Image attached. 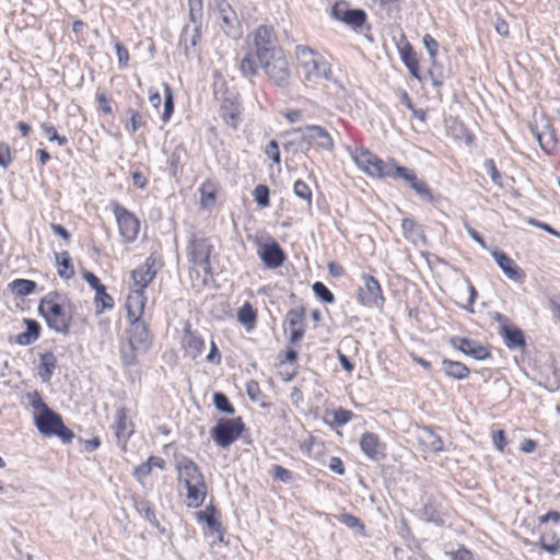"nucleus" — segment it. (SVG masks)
Returning <instances> with one entry per match:
<instances>
[{"instance_id": "0eeeda50", "label": "nucleus", "mask_w": 560, "mask_h": 560, "mask_svg": "<svg viewBox=\"0 0 560 560\" xmlns=\"http://www.w3.org/2000/svg\"><path fill=\"white\" fill-rule=\"evenodd\" d=\"M253 44L254 52L258 61L272 58L277 51L282 50L272 28L266 25H260L256 28Z\"/></svg>"}, {"instance_id": "20e7f679", "label": "nucleus", "mask_w": 560, "mask_h": 560, "mask_svg": "<svg viewBox=\"0 0 560 560\" xmlns=\"http://www.w3.org/2000/svg\"><path fill=\"white\" fill-rule=\"evenodd\" d=\"M351 156L358 167L370 176L389 178L394 176L393 170L396 165L385 163L368 149H355Z\"/></svg>"}, {"instance_id": "3c124183", "label": "nucleus", "mask_w": 560, "mask_h": 560, "mask_svg": "<svg viewBox=\"0 0 560 560\" xmlns=\"http://www.w3.org/2000/svg\"><path fill=\"white\" fill-rule=\"evenodd\" d=\"M339 520L342 524H345L349 528L359 529L361 532L364 529V526L361 523V521L351 514H347V513L341 514Z\"/></svg>"}, {"instance_id": "603ef678", "label": "nucleus", "mask_w": 560, "mask_h": 560, "mask_svg": "<svg viewBox=\"0 0 560 560\" xmlns=\"http://www.w3.org/2000/svg\"><path fill=\"white\" fill-rule=\"evenodd\" d=\"M272 474L276 479L285 483L290 482L293 479L292 472L279 465H275L272 467Z\"/></svg>"}, {"instance_id": "f3484780", "label": "nucleus", "mask_w": 560, "mask_h": 560, "mask_svg": "<svg viewBox=\"0 0 560 560\" xmlns=\"http://www.w3.org/2000/svg\"><path fill=\"white\" fill-rule=\"evenodd\" d=\"M451 345L464 354L476 360H485L490 357L489 350L479 341L472 339L456 336L451 338Z\"/></svg>"}, {"instance_id": "58836bf2", "label": "nucleus", "mask_w": 560, "mask_h": 560, "mask_svg": "<svg viewBox=\"0 0 560 560\" xmlns=\"http://www.w3.org/2000/svg\"><path fill=\"white\" fill-rule=\"evenodd\" d=\"M215 509L213 506L207 508L205 511L197 513L199 521L206 522L208 527L213 532H221V523L214 516Z\"/></svg>"}, {"instance_id": "c85d7f7f", "label": "nucleus", "mask_w": 560, "mask_h": 560, "mask_svg": "<svg viewBox=\"0 0 560 560\" xmlns=\"http://www.w3.org/2000/svg\"><path fill=\"white\" fill-rule=\"evenodd\" d=\"M26 330L16 336V342L22 346H28L35 342L40 335V325L34 319H24Z\"/></svg>"}, {"instance_id": "680f3d73", "label": "nucleus", "mask_w": 560, "mask_h": 560, "mask_svg": "<svg viewBox=\"0 0 560 560\" xmlns=\"http://www.w3.org/2000/svg\"><path fill=\"white\" fill-rule=\"evenodd\" d=\"M492 442L494 446L500 451L503 452L508 442L505 440V434L503 430H498L492 435Z\"/></svg>"}, {"instance_id": "c03bdc74", "label": "nucleus", "mask_w": 560, "mask_h": 560, "mask_svg": "<svg viewBox=\"0 0 560 560\" xmlns=\"http://www.w3.org/2000/svg\"><path fill=\"white\" fill-rule=\"evenodd\" d=\"M213 402L215 408L224 413L233 415L235 412V409L230 402L228 396L223 393H215L213 395Z\"/></svg>"}, {"instance_id": "a878e982", "label": "nucleus", "mask_w": 560, "mask_h": 560, "mask_svg": "<svg viewBox=\"0 0 560 560\" xmlns=\"http://www.w3.org/2000/svg\"><path fill=\"white\" fill-rule=\"evenodd\" d=\"M220 116L228 126H230L233 129H236L241 122L240 105L232 101L224 100L220 108Z\"/></svg>"}, {"instance_id": "ddd939ff", "label": "nucleus", "mask_w": 560, "mask_h": 560, "mask_svg": "<svg viewBox=\"0 0 560 560\" xmlns=\"http://www.w3.org/2000/svg\"><path fill=\"white\" fill-rule=\"evenodd\" d=\"M331 14L353 28L361 27L366 21V13L362 9H350L345 1L337 2L332 7Z\"/></svg>"}, {"instance_id": "c756f323", "label": "nucleus", "mask_w": 560, "mask_h": 560, "mask_svg": "<svg viewBox=\"0 0 560 560\" xmlns=\"http://www.w3.org/2000/svg\"><path fill=\"white\" fill-rule=\"evenodd\" d=\"M57 365V359L52 352H45L39 358L38 375L43 382L50 381Z\"/></svg>"}, {"instance_id": "0e129e2a", "label": "nucleus", "mask_w": 560, "mask_h": 560, "mask_svg": "<svg viewBox=\"0 0 560 560\" xmlns=\"http://www.w3.org/2000/svg\"><path fill=\"white\" fill-rule=\"evenodd\" d=\"M540 545H541V548L547 550L548 552L555 555L557 552H559L560 550V544L558 540H555L553 541V538L551 539V541H546V538L542 537L540 539Z\"/></svg>"}, {"instance_id": "8fccbe9b", "label": "nucleus", "mask_w": 560, "mask_h": 560, "mask_svg": "<svg viewBox=\"0 0 560 560\" xmlns=\"http://www.w3.org/2000/svg\"><path fill=\"white\" fill-rule=\"evenodd\" d=\"M165 102H164V112H163V120L167 121L171 118V115L174 110V102H173V95L171 92V89L168 85L165 86Z\"/></svg>"}, {"instance_id": "c9c22d12", "label": "nucleus", "mask_w": 560, "mask_h": 560, "mask_svg": "<svg viewBox=\"0 0 560 560\" xmlns=\"http://www.w3.org/2000/svg\"><path fill=\"white\" fill-rule=\"evenodd\" d=\"M189 7V21L196 25L197 32L202 27L203 0H187Z\"/></svg>"}, {"instance_id": "ea45409f", "label": "nucleus", "mask_w": 560, "mask_h": 560, "mask_svg": "<svg viewBox=\"0 0 560 560\" xmlns=\"http://www.w3.org/2000/svg\"><path fill=\"white\" fill-rule=\"evenodd\" d=\"M95 304H96V307H98L101 304V308L97 310V313H101L104 310L113 308L114 300L109 294L106 293L105 285L96 288Z\"/></svg>"}, {"instance_id": "f704fd0d", "label": "nucleus", "mask_w": 560, "mask_h": 560, "mask_svg": "<svg viewBox=\"0 0 560 560\" xmlns=\"http://www.w3.org/2000/svg\"><path fill=\"white\" fill-rule=\"evenodd\" d=\"M58 264V275L63 279H70L74 276V269L71 257L68 252H61L56 255Z\"/></svg>"}, {"instance_id": "774afa93", "label": "nucleus", "mask_w": 560, "mask_h": 560, "mask_svg": "<svg viewBox=\"0 0 560 560\" xmlns=\"http://www.w3.org/2000/svg\"><path fill=\"white\" fill-rule=\"evenodd\" d=\"M329 469L338 475L345 474V466L339 457H331L329 462Z\"/></svg>"}, {"instance_id": "e2e57ef3", "label": "nucleus", "mask_w": 560, "mask_h": 560, "mask_svg": "<svg viewBox=\"0 0 560 560\" xmlns=\"http://www.w3.org/2000/svg\"><path fill=\"white\" fill-rule=\"evenodd\" d=\"M464 226H465V230L467 231L468 235L474 240L476 241L481 247L486 248L487 245L485 243V240L482 238V236L474 229L470 226V224L468 223L467 220L464 221Z\"/></svg>"}, {"instance_id": "412c9836", "label": "nucleus", "mask_w": 560, "mask_h": 560, "mask_svg": "<svg viewBox=\"0 0 560 560\" xmlns=\"http://www.w3.org/2000/svg\"><path fill=\"white\" fill-rule=\"evenodd\" d=\"M117 443L125 446L128 439L133 433V424L127 421V412L125 408H119L115 413V422L113 424Z\"/></svg>"}, {"instance_id": "37998d69", "label": "nucleus", "mask_w": 560, "mask_h": 560, "mask_svg": "<svg viewBox=\"0 0 560 560\" xmlns=\"http://www.w3.org/2000/svg\"><path fill=\"white\" fill-rule=\"evenodd\" d=\"M293 192L300 199L306 201L307 208L312 206V190L308 185L303 180H296L293 186Z\"/></svg>"}, {"instance_id": "7ed1b4c3", "label": "nucleus", "mask_w": 560, "mask_h": 560, "mask_svg": "<svg viewBox=\"0 0 560 560\" xmlns=\"http://www.w3.org/2000/svg\"><path fill=\"white\" fill-rule=\"evenodd\" d=\"M294 133L300 135L298 139L284 143V149L289 150L295 147V151H301L304 154L311 150L312 147L331 151L334 149V141L328 131L317 125H308L304 128L294 129Z\"/></svg>"}, {"instance_id": "a211bd4d", "label": "nucleus", "mask_w": 560, "mask_h": 560, "mask_svg": "<svg viewBox=\"0 0 560 560\" xmlns=\"http://www.w3.org/2000/svg\"><path fill=\"white\" fill-rule=\"evenodd\" d=\"M491 255L506 278L515 282H522L524 280V270L504 252L493 250Z\"/></svg>"}, {"instance_id": "bb28decb", "label": "nucleus", "mask_w": 560, "mask_h": 560, "mask_svg": "<svg viewBox=\"0 0 560 560\" xmlns=\"http://www.w3.org/2000/svg\"><path fill=\"white\" fill-rule=\"evenodd\" d=\"M404 236L413 244L424 242L425 236L422 225L417 223L413 219L405 218L401 222Z\"/></svg>"}, {"instance_id": "a18cd8bd", "label": "nucleus", "mask_w": 560, "mask_h": 560, "mask_svg": "<svg viewBox=\"0 0 560 560\" xmlns=\"http://www.w3.org/2000/svg\"><path fill=\"white\" fill-rule=\"evenodd\" d=\"M254 198L258 206L268 207L269 206V188L266 185H258L254 189Z\"/></svg>"}, {"instance_id": "7c9ffc66", "label": "nucleus", "mask_w": 560, "mask_h": 560, "mask_svg": "<svg viewBox=\"0 0 560 560\" xmlns=\"http://www.w3.org/2000/svg\"><path fill=\"white\" fill-rule=\"evenodd\" d=\"M502 336L509 348H520L525 345L524 335L522 330L516 327L504 325L502 327Z\"/></svg>"}, {"instance_id": "473e14b6", "label": "nucleus", "mask_w": 560, "mask_h": 560, "mask_svg": "<svg viewBox=\"0 0 560 560\" xmlns=\"http://www.w3.org/2000/svg\"><path fill=\"white\" fill-rule=\"evenodd\" d=\"M400 56L410 74L416 79H420L419 62L412 47L410 45L404 47L400 50Z\"/></svg>"}, {"instance_id": "9d476101", "label": "nucleus", "mask_w": 560, "mask_h": 560, "mask_svg": "<svg viewBox=\"0 0 560 560\" xmlns=\"http://www.w3.org/2000/svg\"><path fill=\"white\" fill-rule=\"evenodd\" d=\"M363 285L359 288L358 299L360 303L366 307L382 308L384 305V296L380 282L371 275H362Z\"/></svg>"}, {"instance_id": "e433bc0d", "label": "nucleus", "mask_w": 560, "mask_h": 560, "mask_svg": "<svg viewBox=\"0 0 560 560\" xmlns=\"http://www.w3.org/2000/svg\"><path fill=\"white\" fill-rule=\"evenodd\" d=\"M421 442L431 452H441L443 450V441L432 430L424 429L420 436Z\"/></svg>"}, {"instance_id": "2eb2a0df", "label": "nucleus", "mask_w": 560, "mask_h": 560, "mask_svg": "<svg viewBox=\"0 0 560 560\" xmlns=\"http://www.w3.org/2000/svg\"><path fill=\"white\" fill-rule=\"evenodd\" d=\"M211 245L206 238H192L189 242V259L195 266L202 267L207 272L210 271Z\"/></svg>"}, {"instance_id": "79ce46f5", "label": "nucleus", "mask_w": 560, "mask_h": 560, "mask_svg": "<svg viewBox=\"0 0 560 560\" xmlns=\"http://www.w3.org/2000/svg\"><path fill=\"white\" fill-rule=\"evenodd\" d=\"M312 289L317 299L323 303L332 304L335 302V295L323 282H314Z\"/></svg>"}, {"instance_id": "2f4dec72", "label": "nucleus", "mask_w": 560, "mask_h": 560, "mask_svg": "<svg viewBox=\"0 0 560 560\" xmlns=\"http://www.w3.org/2000/svg\"><path fill=\"white\" fill-rule=\"evenodd\" d=\"M237 320L249 331L255 327L257 313L249 302H245L237 312Z\"/></svg>"}, {"instance_id": "a19ab883", "label": "nucleus", "mask_w": 560, "mask_h": 560, "mask_svg": "<svg viewBox=\"0 0 560 560\" xmlns=\"http://www.w3.org/2000/svg\"><path fill=\"white\" fill-rule=\"evenodd\" d=\"M305 316V308L303 306L291 308L288 311L285 316V323L290 328L304 327L303 320Z\"/></svg>"}, {"instance_id": "f03ea898", "label": "nucleus", "mask_w": 560, "mask_h": 560, "mask_svg": "<svg viewBox=\"0 0 560 560\" xmlns=\"http://www.w3.org/2000/svg\"><path fill=\"white\" fill-rule=\"evenodd\" d=\"M298 67L304 82L318 83L331 78L330 65L317 51L308 46L299 45L295 48Z\"/></svg>"}, {"instance_id": "9b49d317", "label": "nucleus", "mask_w": 560, "mask_h": 560, "mask_svg": "<svg viewBox=\"0 0 560 560\" xmlns=\"http://www.w3.org/2000/svg\"><path fill=\"white\" fill-rule=\"evenodd\" d=\"M158 260L153 255L147 257L144 262L131 271L133 290L144 291L158 273Z\"/></svg>"}, {"instance_id": "39448f33", "label": "nucleus", "mask_w": 560, "mask_h": 560, "mask_svg": "<svg viewBox=\"0 0 560 560\" xmlns=\"http://www.w3.org/2000/svg\"><path fill=\"white\" fill-rule=\"evenodd\" d=\"M35 424L42 434L57 435L65 443H70L74 436L73 432L65 425L61 417L49 407H45V411H40L35 417Z\"/></svg>"}, {"instance_id": "393cba45", "label": "nucleus", "mask_w": 560, "mask_h": 560, "mask_svg": "<svg viewBox=\"0 0 560 560\" xmlns=\"http://www.w3.org/2000/svg\"><path fill=\"white\" fill-rule=\"evenodd\" d=\"M182 346L185 355L191 360H195L202 353L205 349V341L198 334L191 331L189 328H186L184 331Z\"/></svg>"}, {"instance_id": "09e8293b", "label": "nucleus", "mask_w": 560, "mask_h": 560, "mask_svg": "<svg viewBox=\"0 0 560 560\" xmlns=\"http://www.w3.org/2000/svg\"><path fill=\"white\" fill-rule=\"evenodd\" d=\"M265 154L271 159L276 164H280L281 158H280V150L279 144L276 140H270L268 144L265 148Z\"/></svg>"}, {"instance_id": "f8f14e48", "label": "nucleus", "mask_w": 560, "mask_h": 560, "mask_svg": "<svg viewBox=\"0 0 560 560\" xmlns=\"http://www.w3.org/2000/svg\"><path fill=\"white\" fill-rule=\"evenodd\" d=\"M129 345L132 350L147 351L152 345V335L142 319L129 320Z\"/></svg>"}, {"instance_id": "1a4fd4ad", "label": "nucleus", "mask_w": 560, "mask_h": 560, "mask_svg": "<svg viewBox=\"0 0 560 560\" xmlns=\"http://www.w3.org/2000/svg\"><path fill=\"white\" fill-rule=\"evenodd\" d=\"M113 212L118 224L119 234L124 241L126 243L136 241L140 230L139 219L118 203L113 205Z\"/></svg>"}, {"instance_id": "338daca9", "label": "nucleus", "mask_w": 560, "mask_h": 560, "mask_svg": "<svg viewBox=\"0 0 560 560\" xmlns=\"http://www.w3.org/2000/svg\"><path fill=\"white\" fill-rule=\"evenodd\" d=\"M96 101L104 113H106V114L113 113L109 100L107 98V96L104 93H97Z\"/></svg>"}, {"instance_id": "69168bd1", "label": "nucleus", "mask_w": 560, "mask_h": 560, "mask_svg": "<svg viewBox=\"0 0 560 560\" xmlns=\"http://www.w3.org/2000/svg\"><path fill=\"white\" fill-rule=\"evenodd\" d=\"M209 363L219 364L221 362V354L214 341H211L210 352L207 355Z\"/></svg>"}, {"instance_id": "49530a36", "label": "nucleus", "mask_w": 560, "mask_h": 560, "mask_svg": "<svg viewBox=\"0 0 560 560\" xmlns=\"http://www.w3.org/2000/svg\"><path fill=\"white\" fill-rule=\"evenodd\" d=\"M128 114L130 121L126 125V129L129 133H135L143 125V119L140 113L132 108L128 109Z\"/></svg>"}, {"instance_id": "6e6552de", "label": "nucleus", "mask_w": 560, "mask_h": 560, "mask_svg": "<svg viewBox=\"0 0 560 560\" xmlns=\"http://www.w3.org/2000/svg\"><path fill=\"white\" fill-rule=\"evenodd\" d=\"M241 418L222 419L211 429V438L220 447H228L234 443L244 431Z\"/></svg>"}, {"instance_id": "6ab92c4d", "label": "nucleus", "mask_w": 560, "mask_h": 560, "mask_svg": "<svg viewBox=\"0 0 560 560\" xmlns=\"http://www.w3.org/2000/svg\"><path fill=\"white\" fill-rule=\"evenodd\" d=\"M258 256L265 266L271 269L280 267L285 259L284 252L276 242L261 245L258 250Z\"/></svg>"}, {"instance_id": "864d4df0", "label": "nucleus", "mask_w": 560, "mask_h": 560, "mask_svg": "<svg viewBox=\"0 0 560 560\" xmlns=\"http://www.w3.org/2000/svg\"><path fill=\"white\" fill-rule=\"evenodd\" d=\"M422 43H423L424 47L427 48V50L430 55V58L435 59L436 54H438V48H439L438 42L431 35L425 34L422 37Z\"/></svg>"}, {"instance_id": "4be33fe9", "label": "nucleus", "mask_w": 560, "mask_h": 560, "mask_svg": "<svg viewBox=\"0 0 560 560\" xmlns=\"http://www.w3.org/2000/svg\"><path fill=\"white\" fill-rule=\"evenodd\" d=\"M187 493H186V504L188 508H199L203 504L208 488L206 485L205 478H201L196 481V483H187L184 486Z\"/></svg>"}, {"instance_id": "5701e85b", "label": "nucleus", "mask_w": 560, "mask_h": 560, "mask_svg": "<svg viewBox=\"0 0 560 560\" xmlns=\"http://www.w3.org/2000/svg\"><path fill=\"white\" fill-rule=\"evenodd\" d=\"M362 452L373 460H380L384 457V447L378 436L372 432H365L360 440Z\"/></svg>"}, {"instance_id": "4d7b16f0", "label": "nucleus", "mask_w": 560, "mask_h": 560, "mask_svg": "<svg viewBox=\"0 0 560 560\" xmlns=\"http://www.w3.org/2000/svg\"><path fill=\"white\" fill-rule=\"evenodd\" d=\"M246 393H247L249 399L253 401H259L262 396L260 387H259L258 383L255 381H249L246 384Z\"/></svg>"}, {"instance_id": "13d9d810", "label": "nucleus", "mask_w": 560, "mask_h": 560, "mask_svg": "<svg viewBox=\"0 0 560 560\" xmlns=\"http://www.w3.org/2000/svg\"><path fill=\"white\" fill-rule=\"evenodd\" d=\"M44 132L49 137V140L50 141H58L59 145H65L68 140L66 137H60L58 133H57V130L54 126L51 125H43L42 126Z\"/></svg>"}, {"instance_id": "6e6d98bb", "label": "nucleus", "mask_w": 560, "mask_h": 560, "mask_svg": "<svg viewBox=\"0 0 560 560\" xmlns=\"http://www.w3.org/2000/svg\"><path fill=\"white\" fill-rule=\"evenodd\" d=\"M11 162H12V155H11L10 147L7 143L1 142L0 143V166L3 168H8L9 165L11 164Z\"/></svg>"}, {"instance_id": "dca6fc26", "label": "nucleus", "mask_w": 560, "mask_h": 560, "mask_svg": "<svg viewBox=\"0 0 560 560\" xmlns=\"http://www.w3.org/2000/svg\"><path fill=\"white\" fill-rule=\"evenodd\" d=\"M393 172L394 176L392 178H404L419 197L429 202L433 201V194L429 186L419 179L412 171L405 166H396Z\"/></svg>"}, {"instance_id": "5fc2aeb1", "label": "nucleus", "mask_w": 560, "mask_h": 560, "mask_svg": "<svg viewBox=\"0 0 560 560\" xmlns=\"http://www.w3.org/2000/svg\"><path fill=\"white\" fill-rule=\"evenodd\" d=\"M483 168L494 183L500 184L501 175L493 160H486L483 163Z\"/></svg>"}, {"instance_id": "cd10ccee", "label": "nucleus", "mask_w": 560, "mask_h": 560, "mask_svg": "<svg viewBox=\"0 0 560 560\" xmlns=\"http://www.w3.org/2000/svg\"><path fill=\"white\" fill-rule=\"evenodd\" d=\"M444 373L453 380H465L469 375V369L459 361L444 359L442 361Z\"/></svg>"}, {"instance_id": "f257e3e1", "label": "nucleus", "mask_w": 560, "mask_h": 560, "mask_svg": "<svg viewBox=\"0 0 560 560\" xmlns=\"http://www.w3.org/2000/svg\"><path fill=\"white\" fill-rule=\"evenodd\" d=\"M38 311L50 329L63 335L69 332L75 308L66 295L48 293L40 301Z\"/></svg>"}, {"instance_id": "423d86ee", "label": "nucleus", "mask_w": 560, "mask_h": 560, "mask_svg": "<svg viewBox=\"0 0 560 560\" xmlns=\"http://www.w3.org/2000/svg\"><path fill=\"white\" fill-rule=\"evenodd\" d=\"M259 65L273 84L279 88L289 86L291 72L283 50L277 51L272 58L259 61Z\"/></svg>"}, {"instance_id": "bf43d9fd", "label": "nucleus", "mask_w": 560, "mask_h": 560, "mask_svg": "<svg viewBox=\"0 0 560 560\" xmlns=\"http://www.w3.org/2000/svg\"><path fill=\"white\" fill-rule=\"evenodd\" d=\"M115 49H116L119 66L121 68H125L129 61V52H128L127 48L122 44L117 42L115 44Z\"/></svg>"}, {"instance_id": "b1692460", "label": "nucleus", "mask_w": 560, "mask_h": 560, "mask_svg": "<svg viewBox=\"0 0 560 560\" xmlns=\"http://www.w3.org/2000/svg\"><path fill=\"white\" fill-rule=\"evenodd\" d=\"M147 298L144 291L132 290L126 300V310L128 320L141 319Z\"/></svg>"}, {"instance_id": "de8ad7c7", "label": "nucleus", "mask_w": 560, "mask_h": 560, "mask_svg": "<svg viewBox=\"0 0 560 560\" xmlns=\"http://www.w3.org/2000/svg\"><path fill=\"white\" fill-rule=\"evenodd\" d=\"M354 417L351 410L338 408L334 411V423L338 427L347 424Z\"/></svg>"}, {"instance_id": "4468645a", "label": "nucleus", "mask_w": 560, "mask_h": 560, "mask_svg": "<svg viewBox=\"0 0 560 560\" xmlns=\"http://www.w3.org/2000/svg\"><path fill=\"white\" fill-rule=\"evenodd\" d=\"M175 467L179 485L196 483L197 480L205 478L200 467L187 456L177 457Z\"/></svg>"}, {"instance_id": "aec40b11", "label": "nucleus", "mask_w": 560, "mask_h": 560, "mask_svg": "<svg viewBox=\"0 0 560 560\" xmlns=\"http://www.w3.org/2000/svg\"><path fill=\"white\" fill-rule=\"evenodd\" d=\"M219 18L221 20V28L228 37L234 40L242 37V25L233 9H228V11L222 10V13H219Z\"/></svg>"}, {"instance_id": "4c0bfd02", "label": "nucleus", "mask_w": 560, "mask_h": 560, "mask_svg": "<svg viewBox=\"0 0 560 560\" xmlns=\"http://www.w3.org/2000/svg\"><path fill=\"white\" fill-rule=\"evenodd\" d=\"M255 52H248L244 56L240 63V70L244 77L252 78L257 73L258 67Z\"/></svg>"}, {"instance_id": "052dcab7", "label": "nucleus", "mask_w": 560, "mask_h": 560, "mask_svg": "<svg viewBox=\"0 0 560 560\" xmlns=\"http://www.w3.org/2000/svg\"><path fill=\"white\" fill-rule=\"evenodd\" d=\"M447 555L451 556L452 560H474L472 552L463 546L455 551L447 552Z\"/></svg>"}, {"instance_id": "72a5a7b5", "label": "nucleus", "mask_w": 560, "mask_h": 560, "mask_svg": "<svg viewBox=\"0 0 560 560\" xmlns=\"http://www.w3.org/2000/svg\"><path fill=\"white\" fill-rule=\"evenodd\" d=\"M9 287L16 296H26L35 292L37 284L33 280L15 279Z\"/></svg>"}]
</instances>
